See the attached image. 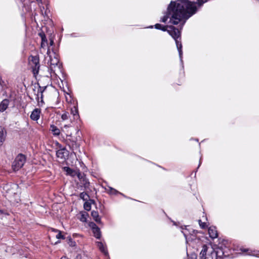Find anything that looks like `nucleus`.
<instances>
[{"label": "nucleus", "instance_id": "obj_29", "mask_svg": "<svg viewBox=\"0 0 259 259\" xmlns=\"http://www.w3.org/2000/svg\"><path fill=\"white\" fill-rule=\"evenodd\" d=\"M68 244L70 246H74L75 245V242L72 240V239L71 238H69L68 239Z\"/></svg>", "mask_w": 259, "mask_h": 259}, {"label": "nucleus", "instance_id": "obj_32", "mask_svg": "<svg viewBox=\"0 0 259 259\" xmlns=\"http://www.w3.org/2000/svg\"><path fill=\"white\" fill-rule=\"evenodd\" d=\"M90 226L92 228V231L96 228H98V227L94 223H91Z\"/></svg>", "mask_w": 259, "mask_h": 259}, {"label": "nucleus", "instance_id": "obj_25", "mask_svg": "<svg viewBox=\"0 0 259 259\" xmlns=\"http://www.w3.org/2000/svg\"><path fill=\"white\" fill-rule=\"evenodd\" d=\"M249 255H253V256H259V251H250L248 253Z\"/></svg>", "mask_w": 259, "mask_h": 259}, {"label": "nucleus", "instance_id": "obj_22", "mask_svg": "<svg viewBox=\"0 0 259 259\" xmlns=\"http://www.w3.org/2000/svg\"><path fill=\"white\" fill-rule=\"evenodd\" d=\"M79 197L84 201H87L89 199V196L88 194L84 192L80 194Z\"/></svg>", "mask_w": 259, "mask_h": 259}, {"label": "nucleus", "instance_id": "obj_30", "mask_svg": "<svg viewBox=\"0 0 259 259\" xmlns=\"http://www.w3.org/2000/svg\"><path fill=\"white\" fill-rule=\"evenodd\" d=\"M198 222L201 228L203 229L206 227V224L205 223L202 222V221L200 220H199Z\"/></svg>", "mask_w": 259, "mask_h": 259}, {"label": "nucleus", "instance_id": "obj_2", "mask_svg": "<svg viewBox=\"0 0 259 259\" xmlns=\"http://www.w3.org/2000/svg\"><path fill=\"white\" fill-rule=\"evenodd\" d=\"M154 27L157 29H160L163 31H167L168 33L172 37L175 39L176 46L179 52V57L181 62H183L182 60V45L181 42L178 39L180 37L181 33L180 31L172 26H163L160 24H156Z\"/></svg>", "mask_w": 259, "mask_h": 259}, {"label": "nucleus", "instance_id": "obj_20", "mask_svg": "<svg viewBox=\"0 0 259 259\" xmlns=\"http://www.w3.org/2000/svg\"><path fill=\"white\" fill-rule=\"evenodd\" d=\"M80 183L83 185V186L85 189H88L89 188L90 182L86 178L83 179V180L81 182H80Z\"/></svg>", "mask_w": 259, "mask_h": 259}, {"label": "nucleus", "instance_id": "obj_11", "mask_svg": "<svg viewBox=\"0 0 259 259\" xmlns=\"http://www.w3.org/2000/svg\"><path fill=\"white\" fill-rule=\"evenodd\" d=\"M9 104V101L7 99L3 100L0 103V111L4 112L7 109Z\"/></svg>", "mask_w": 259, "mask_h": 259}, {"label": "nucleus", "instance_id": "obj_1", "mask_svg": "<svg viewBox=\"0 0 259 259\" xmlns=\"http://www.w3.org/2000/svg\"><path fill=\"white\" fill-rule=\"evenodd\" d=\"M208 0H178V3L171 2L168 5L165 15L160 21L165 23L168 18L169 22L174 25L181 23L182 27L186 21L194 14L197 11V6H201Z\"/></svg>", "mask_w": 259, "mask_h": 259}, {"label": "nucleus", "instance_id": "obj_16", "mask_svg": "<svg viewBox=\"0 0 259 259\" xmlns=\"http://www.w3.org/2000/svg\"><path fill=\"white\" fill-rule=\"evenodd\" d=\"M207 251V246L206 245H204L203 246L202 249L200 253V259H206Z\"/></svg>", "mask_w": 259, "mask_h": 259}, {"label": "nucleus", "instance_id": "obj_5", "mask_svg": "<svg viewBox=\"0 0 259 259\" xmlns=\"http://www.w3.org/2000/svg\"><path fill=\"white\" fill-rule=\"evenodd\" d=\"M29 63L32 69L33 74H37L40 67L39 58L37 56H30L29 58Z\"/></svg>", "mask_w": 259, "mask_h": 259}, {"label": "nucleus", "instance_id": "obj_10", "mask_svg": "<svg viewBox=\"0 0 259 259\" xmlns=\"http://www.w3.org/2000/svg\"><path fill=\"white\" fill-rule=\"evenodd\" d=\"M67 154V151L65 148H62L58 150L56 152V155L57 157L62 159H64L65 156Z\"/></svg>", "mask_w": 259, "mask_h": 259}, {"label": "nucleus", "instance_id": "obj_28", "mask_svg": "<svg viewBox=\"0 0 259 259\" xmlns=\"http://www.w3.org/2000/svg\"><path fill=\"white\" fill-rule=\"evenodd\" d=\"M38 94H39V93H38ZM40 97L39 98V94H37L38 102V103H39L40 102H41L42 103H43V101H42V92L41 91H40Z\"/></svg>", "mask_w": 259, "mask_h": 259}, {"label": "nucleus", "instance_id": "obj_8", "mask_svg": "<svg viewBox=\"0 0 259 259\" xmlns=\"http://www.w3.org/2000/svg\"><path fill=\"white\" fill-rule=\"evenodd\" d=\"M208 234L210 238L214 239L218 237V234L217 229L215 227L211 226L208 228Z\"/></svg>", "mask_w": 259, "mask_h": 259}, {"label": "nucleus", "instance_id": "obj_37", "mask_svg": "<svg viewBox=\"0 0 259 259\" xmlns=\"http://www.w3.org/2000/svg\"><path fill=\"white\" fill-rule=\"evenodd\" d=\"M69 126L68 125H65L64 126H63V128H67L68 127H69Z\"/></svg>", "mask_w": 259, "mask_h": 259}, {"label": "nucleus", "instance_id": "obj_14", "mask_svg": "<svg viewBox=\"0 0 259 259\" xmlns=\"http://www.w3.org/2000/svg\"><path fill=\"white\" fill-rule=\"evenodd\" d=\"M71 114L73 116L74 119H78L79 118L78 109L76 106L71 108Z\"/></svg>", "mask_w": 259, "mask_h": 259}, {"label": "nucleus", "instance_id": "obj_39", "mask_svg": "<svg viewBox=\"0 0 259 259\" xmlns=\"http://www.w3.org/2000/svg\"><path fill=\"white\" fill-rule=\"evenodd\" d=\"M241 250H242V251H249V249H247V250H242V249H241Z\"/></svg>", "mask_w": 259, "mask_h": 259}, {"label": "nucleus", "instance_id": "obj_3", "mask_svg": "<svg viewBox=\"0 0 259 259\" xmlns=\"http://www.w3.org/2000/svg\"><path fill=\"white\" fill-rule=\"evenodd\" d=\"M50 49L47 51V55L49 57L48 65L49 66L51 74L53 73L57 75L58 73L61 72V64L59 62L58 55L55 53H53L51 55Z\"/></svg>", "mask_w": 259, "mask_h": 259}, {"label": "nucleus", "instance_id": "obj_26", "mask_svg": "<svg viewBox=\"0 0 259 259\" xmlns=\"http://www.w3.org/2000/svg\"><path fill=\"white\" fill-rule=\"evenodd\" d=\"M76 174L77 175V176L80 182H81L83 180V179H84L85 178L83 175H82L79 172H77Z\"/></svg>", "mask_w": 259, "mask_h": 259}, {"label": "nucleus", "instance_id": "obj_7", "mask_svg": "<svg viewBox=\"0 0 259 259\" xmlns=\"http://www.w3.org/2000/svg\"><path fill=\"white\" fill-rule=\"evenodd\" d=\"M213 254H215L216 259L218 258H222L224 255L227 256V255L225 254L223 248L219 247L213 248V251L211 252V255H213Z\"/></svg>", "mask_w": 259, "mask_h": 259}, {"label": "nucleus", "instance_id": "obj_24", "mask_svg": "<svg viewBox=\"0 0 259 259\" xmlns=\"http://www.w3.org/2000/svg\"><path fill=\"white\" fill-rule=\"evenodd\" d=\"M69 114L68 112H65L61 115V119L63 120H65L68 119Z\"/></svg>", "mask_w": 259, "mask_h": 259}, {"label": "nucleus", "instance_id": "obj_9", "mask_svg": "<svg viewBox=\"0 0 259 259\" xmlns=\"http://www.w3.org/2000/svg\"><path fill=\"white\" fill-rule=\"evenodd\" d=\"M40 110L36 108L31 113L30 115V118L34 121H37L40 117Z\"/></svg>", "mask_w": 259, "mask_h": 259}, {"label": "nucleus", "instance_id": "obj_36", "mask_svg": "<svg viewBox=\"0 0 259 259\" xmlns=\"http://www.w3.org/2000/svg\"><path fill=\"white\" fill-rule=\"evenodd\" d=\"M54 44V41L52 39H51L50 40V45L51 46H53Z\"/></svg>", "mask_w": 259, "mask_h": 259}, {"label": "nucleus", "instance_id": "obj_35", "mask_svg": "<svg viewBox=\"0 0 259 259\" xmlns=\"http://www.w3.org/2000/svg\"><path fill=\"white\" fill-rule=\"evenodd\" d=\"M10 186L9 185L7 184V185H6L4 186V189H6L7 190V191H8V190H9V188L10 187Z\"/></svg>", "mask_w": 259, "mask_h": 259}, {"label": "nucleus", "instance_id": "obj_21", "mask_svg": "<svg viewBox=\"0 0 259 259\" xmlns=\"http://www.w3.org/2000/svg\"><path fill=\"white\" fill-rule=\"evenodd\" d=\"M52 231L55 232H57V234L56 235V237L57 239H64V237L62 235L61 232L55 229H51Z\"/></svg>", "mask_w": 259, "mask_h": 259}, {"label": "nucleus", "instance_id": "obj_15", "mask_svg": "<svg viewBox=\"0 0 259 259\" xmlns=\"http://www.w3.org/2000/svg\"><path fill=\"white\" fill-rule=\"evenodd\" d=\"M97 245L101 251H102L105 255L108 254L106 247L102 242H97Z\"/></svg>", "mask_w": 259, "mask_h": 259}, {"label": "nucleus", "instance_id": "obj_12", "mask_svg": "<svg viewBox=\"0 0 259 259\" xmlns=\"http://www.w3.org/2000/svg\"><path fill=\"white\" fill-rule=\"evenodd\" d=\"M50 130L51 131V132L54 136H58L60 134V130L54 124H52L50 125Z\"/></svg>", "mask_w": 259, "mask_h": 259}, {"label": "nucleus", "instance_id": "obj_34", "mask_svg": "<svg viewBox=\"0 0 259 259\" xmlns=\"http://www.w3.org/2000/svg\"><path fill=\"white\" fill-rule=\"evenodd\" d=\"M109 188H110V192L111 193L115 194V193H117V191L115 189L112 188L111 187H110Z\"/></svg>", "mask_w": 259, "mask_h": 259}, {"label": "nucleus", "instance_id": "obj_31", "mask_svg": "<svg viewBox=\"0 0 259 259\" xmlns=\"http://www.w3.org/2000/svg\"><path fill=\"white\" fill-rule=\"evenodd\" d=\"M40 35L41 37V42H47V39L45 35V34H40Z\"/></svg>", "mask_w": 259, "mask_h": 259}, {"label": "nucleus", "instance_id": "obj_6", "mask_svg": "<svg viewBox=\"0 0 259 259\" xmlns=\"http://www.w3.org/2000/svg\"><path fill=\"white\" fill-rule=\"evenodd\" d=\"M182 232L186 238V242H188L189 241L195 239L197 231L194 230L190 231L189 229L185 228V229H183Z\"/></svg>", "mask_w": 259, "mask_h": 259}, {"label": "nucleus", "instance_id": "obj_4", "mask_svg": "<svg viewBox=\"0 0 259 259\" xmlns=\"http://www.w3.org/2000/svg\"><path fill=\"white\" fill-rule=\"evenodd\" d=\"M26 161L25 157L23 154H19L15 158L12 164V168L14 171H17L24 165Z\"/></svg>", "mask_w": 259, "mask_h": 259}, {"label": "nucleus", "instance_id": "obj_18", "mask_svg": "<svg viewBox=\"0 0 259 259\" xmlns=\"http://www.w3.org/2000/svg\"><path fill=\"white\" fill-rule=\"evenodd\" d=\"M64 170L66 172L67 175L71 176H74L76 175V172L71 168H70L69 167L65 166L63 167Z\"/></svg>", "mask_w": 259, "mask_h": 259}, {"label": "nucleus", "instance_id": "obj_23", "mask_svg": "<svg viewBox=\"0 0 259 259\" xmlns=\"http://www.w3.org/2000/svg\"><path fill=\"white\" fill-rule=\"evenodd\" d=\"M83 206L84 209L87 211H89L91 209V205L90 203L88 202H85L84 203Z\"/></svg>", "mask_w": 259, "mask_h": 259}, {"label": "nucleus", "instance_id": "obj_27", "mask_svg": "<svg viewBox=\"0 0 259 259\" xmlns=\"http://www.w3.org/2000/svg\"><path fill=\"white\" fill-rule=\"evenodd\" d=\"M80 220L82 222H85L87 221V216L85 214H82L80 218Z\"/></svg>", "mask_w": 259, "mask_h": 259}, {"label": "nucleus", "instance_id": "obj_13", "mask_svg": "<svg viewBox=\"0 0 259 259\" xmlns=\"http://www.w3.org/2000/svg\"><path fill=\"white\" fill-rule=\"evenodd\" d=\"M6 132L4 128L0 126V145H2L5 140Z\"/></svg>", "mask_w": 259, "mask_h": 259}, {"label": "nucleus", "instance_id": "obj_40", "mask_svg": "<svg viewBox=\"0 0 259 259\" xmlns=\"http://www.w3.org/2000/svg\"><path fill=\"white\" fill-rule=\"evenodd\" d=\"M149 28H153V26H150Z\"/></svg>", "mask_w": 259, "mask_h": 259}, {"label": "nucleus", "instance_id": "obj_38", "mask_svg": "<svg viewBox=\"0 0 259 259\" xmlns=\"http://www.w3.org/2000/svg\"><path fill=\"white\" fill-rule=\"evenodd\" d=\"M67 137L71 138V134H67Z\"/></svg>", "mask_w": 259, "mask_h": 259}, {"label": "nucleus", "instance_id": "obj_19", "mask_svg": "<svg viewBox=\"0 0 259 259\" xmlns=\"http://www.w3.org/2000/svg\"><path fill=\"white\" fill-rule=\"evenodd\" d=\"M92 231H93V233H94V236L96 238H97V239L100 238L101 234V231H100V228L99 227L96 228L95 229H93V230Z\"/></svg>", "mask_w": 259, "mask_h": 259}, {"label": "nucleus", "instance_id": "obj_33", "mask_svg": "<svg viewBox=\"0 0 259 259\" xmlns=\"http://www.w3.org/2000/svg\"><path fill=\"white\" fill-rule=\"evenodd\" d=\"M48 45V41L47 42H41V48H45Z\"/></svg>", "mask_w": 259, "mask_h": 259}, {"label": "nucleus", "instance_id": "obj_17", "mask_svg": "<svg viewBox=\"0 0 259 259\" xmlns=\"http://www.w3.org/2000/svg\"><path fill=\"white\" fill-rule=\"evenodd\" d=\"M91 215L94 220L98 223H100L101 222V219L99 218V213L97 211H92L91 212Z\"/></svg>", "mask_w": 259, "mask_h": 259}]
</instances>
